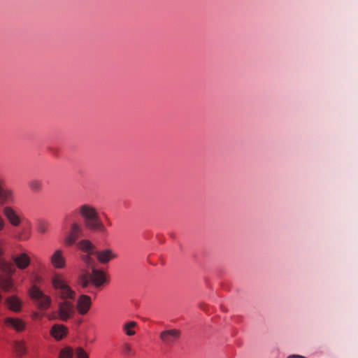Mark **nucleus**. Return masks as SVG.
I'll return each mask as SVG.
<instances>
[{
  "instance_id": "f257e3e1",
  "label": "nucleus",
  "mask_w": 358,
  "mask_h": 358,
  "mask_svg": "<svg viewBox=\"0 0 358 358\" xmlns=\"http://www.w3.org/2000/svg\"><path fill=\"white\" fill-rule=\"evenodd\" d=\"M50 284L56 297L60 299H76V292L62 273H54L50 278Z\"/></svg>"
},
{
  "instance_id": "f03ea898",
  "label": "nucleus",
  "mask_w": 358,
  "mask_h": 358,
  "mask_svg": "<svg viewBox=\"0 0 358 358\" xmlns=\"http://www.w3.org/2000/svg\"><path fill=\"white\" fill-rule=\"evenodd\" d=\"M78 212L83 218L86 228L100 233L106 231V228L94 207L89 204H83L79 207Z\"/></svg>"
},
{
  "instance_id": "7ed1b4c3",
  "label": "nucleus",
  "mask_w": 358,
  "mask_h": 358,
  "mask_svg": "<svg viewBox=\"0 0 358 358\" xmlns=\"http://www.w3.org/2000/svg\"><path fill=\"white\" fill-rule=\"evenodd\" d=\"M106 282L104 273L99 269L93 268L92 273L87 270H81L78 277V284L82 288H87L90 284L95 287L101 286Z\"/></svg>"
},
{
  "instance_id": "20e7f679",
  "label": "nucleus",
  "mask_w": 358,
  "mask_h": 358,
  "mask_svg": "<svg viewBox=\"0 0 358 358\" xmlns=\"http://www.w3.org/2000/svg\"><path fill=\"white\" fill-rule=\"evenodd\" d=\"M75 299H61L58 303V317L63 322H66L76 314Z\"/></svg>"
},
{
  "instance_id": "39448f33",
  "label": "nucleus",
  "mask_w": 358,
  "mask_h": 358,
  "mask_svg": "<svg viewBox=\"0 0 358 358\" xmlns=\"http://www.w3.org/2000/svg\"><path fill=\"white\" fill-rule=\"evenodd\" d=\"M29 294L33 300L35 301L36 305L42 310H47L52 303V299L50 296L46 295L38 287L34 285L29 289Z\"/></svg>"
},
{
  "instance_id": "423d86ee",
  "label": "nucleus",
  "mask_w": 358,
  "mask_h": 358,
  "mask_svg": "<svg viewBox=\"0 0 358 358\" xmlns=\"http://www.w3.org/2000/svg\"><path fill=\"white\" fill-rule=\"evenodd\" d=\"M181 331L178 329H165L159 335L162 344L168 347L175 345L179 341Z\"/></svg>"
},
{
  "instance_id": "0eeeda50",
  "label": "nucleus",
  "mask_w": 358,
  "mask_h": 358,
  "mask_svg": "<svg viewBox=\"0 0 358 358\" xmlns=\"http://www.w3.org/2000/svg\"><path fill=\"white\" fill-rule=\"evenodd\" d=\"M2 322L6 328L17 333L24 331L27 328V322L18 317H5Z\"/></svg>"
},
{
  "instance_id": "6e6552de",
  "label": "nucleus",
  "mask_w": 358,
  "mask_h": 358,
  "mask_svg": "<svg viewBox=\"0 0 358 358\" xmlns=\"http://www.w3.org/2000/svg\"><path fill=\"white\" fill-rule=\"evenodd\" d=\"M89 358L88 354L82 348H76L74 350L71 348H64L61 350L58 358Z\"/></svg>"
},
{
  "instance_id": "1a4fd4ad",
  "label": "nucleus",
  "mask_w": 358,
  "mask_h": 358,
  "mask_svg": "<svg viewBox=\"0 0 358 358\" xmlns=\"http://www.w3.org/2000/svg\"><path fill=\"white\" fill-rule=\"evenodd\" d=\"M3 214L11 226L17 227L21 225L22 218L13 208L10 206L4 207Z\"/></svg>"
},
{
  "instance_id": "9d476101",
  "label": "nucleus",
  "mask_w": 358,
  "mask_h": 358,
  "mask_svg": "<svg viewBox=\"0 0 358 358\" xmlns=\"http://www.w3.org/2000/svg\"><path fill=\"white\" fill-rule=\"evenodd\" d=\"M50 262L55 268L62 269L66 267V258L61 249L56 250L50 256Z\"/></svg>"
},
{
  "instance_id": "9b49d317",
  "label": "nucleus",
  "mask_w": 358,
  "mask_h": 358,
  "mask_svg": "<svg viewBox=\"0 0 358 358\" xmlns=\"http://www.w3.org/2000/svg\"><path fill=\"white\" fill-rule=\"evenodd\" d=\"M15 196L13 191L4 186L3 182L0 179V206L6 203H13Z\"/></svg>"
},
{
  "instance_id": "f8f14e48",
  "label": "nucleus",
  "mask_w": 358,
  "mask_h": 358,
  "mask_svg": "<svg viewBox=\"0 0 358 358\" xmlns=\"http://www.w3.org/2000/svg\"><path fill=\"white\" fill-rule=\"evenodd\" d=\"M92 306L90 296L86 294H81L76 301V308L80 315H85Z\"/></svg>"
},
{
  "instance_id": "ddd939ff",
  "label": "nucleus",
  "mask_w": 358,
  "mask_h": 358,
  "mask_svg": "<svg viewBox=\"0 0 358 358\" xmlns=\"http://www.w3.org/2000/svg\"><path fill=\"white\" fill-rule=\"evenodd\" d=\"M5 303L10 310L18 313L22 310V301L16 295H12L5 299Z\"/></svg>"
},
{
  "instance_id": "4468645a",
  "label": "nucleus",
  "mask_w": 358,
  "mask_h": 358,
  "mask_svg": "<svg viewBox=\"0 0 358 358\" xmlns=\"http://www.w3.org/2000/svg\"><path fill=\"white\" fill-rule=\"evenodd\" d=\"M20 227L15 231L14 237L19 241L28 240L31 236V222H27L26 225Z\"/></svg>"
},
{
  "instance_id": "2eb2a0df",
  "label": "nucleus",
  "mask_w": 358,
  "mask_h": 358,
  "mask_svg": "<svg viewBox=\"0 0 358 358\" xmlns=\"http://www.w3.org/2000/svg\"><path fill=\"white\" fill-rule=\"evenodd\" d=\"M98 261L102 264L108 263L110 259L117 257V255L114 254L110 249H106L101 251H95Z\"/></svg>"
},
{
  "instance_id": "dca6fc26",
  "label": "nucleus",
  "mask_w": 358,
  "mask_h": 358,
  "mask_svg": "<svg viewBox=\"0 0 358 358\" xmlns=\"http://www.w3.org/2000/svg\"><path fill=\"white\" fill-rule=\"evenodd\" d=\"M13 260L17 267L22 270L27 268L31 262L29 257L24 252L13 257Z\"/></svg>"
},
{
  "instance_id": "f3484780",
  "label": "nucleus",
  "mask_w": 358,
  "mask_h": 358,
  "mask_svg": "<svg viewBox=\"0 0 358 358\" xmlns=\"http://www.w3.org/2000/svg\"><path fill=\"white\" fill-rule=\"evenodd\" d=\"M0 288L6 292H15L16 289L11 277L3 275H0Z\"/></svg>"
},
{
  "instance_id": "a211bd4d",
  "label": "nucleus",
  "mask_w": 358,
  "mask_h": 358,
  "mask_svg": "<svg viewBox=\"0 0 358 358\" xmlns=\"http://www.w3.org/2000/svg\"><path fill=\"white\" fill-rule=\"evenodd\" d=\"M67 333L66 327L63 324H54L50 330V334L57 340H60L66 336Z\"/></svg>"
},
{
  "instance_id": "6ab92c4d",
  "label": "nucleus",
  "mask_w": 358,
  "mask_h": 358,
  "mask_svg": "<svg viewBox=\"0 0 358 358\" xmlns=\"http://www.w3.org/2000/svg\"><path fill=\"white\" fill-rule=\"evenodd\" d=\"M13 348L17 357L24 355L27 352L26 342L24 340L14 341L13 343Z\"/></svg>"
},
{
  "instance_id": "aec40b11",
  "label": "nucleus",
  "mask_w": 358,
  "mask_h": 358,
  "mask_svg": "<svg viewBox=\"0 0 358 358\" xmlns=\"http://www.w3.org/2000/svg\"><path fill=\"white\" fill-rule=\"evenodd\" d=\"M92 255H94V253L85 254L82 255L81 258L85 266V268L83 270L93 271V268H96V262L92 257Z\"/></svg>"
},
{
  "instance_id": "412c9836",
  "label": "nucleus",
  "mask_w": 358,
  "mask_h": 358,
  "mask_svg": "<svg viewBox=\"0 0 358 358\" xmlns=\"http://www.w3.org/2000/svg\"><path fill=\"white\" fill-rule=\"evenodd\" d=\"M0 270L3 273V275L10 276L14 272L13 266L5 261L4 259L0 260Z\"/></svg>"
},
{
  "instance_id": "4be33fe9",
  "label": "nucleus",
  "mask_w": 358,
  "mask_h": 358,
  "mask_svg": "<svg viewBox=\"0 0 358 358\" xmlns=\"http://www.w3.org/2000/svg\"><path fill=\"white\" fill-rule=\"evenodd\" d=\"M78 248L85 252L87 254L89 253H94V245L92 244V243L88 240H82L80 242L78 243Z\"/></svg>"
},
{
  "instance_id": "5701e85b",
  "label": "nucleus",
  "mask_w": 358,
  "mask_h": 358,
  "mask_svg": "<svg viewBox=\"0 0 358 358\" xmlns=\"http://www.w3.org/2000/svg\"><path fill=\"white\" fill-rule=\"evenodd\" d=\"M136 325L137 323L134 321L129 322L124 324L123 331L127 336H134L136 334V332L135 331L133 330V329L135 328Z\"/></svg>"
},
{
  "instance_id": "b1692460",
  "label": "nucleus",
  "mask_w": 358,
  "mask_h": 358,
  "mask_svg": "<svg viewBox=\"0 0 358 358\" xmlns=\"http://www.w3.org/2000/svg\"><path fill=\"white\" fill-rule=\"evenodd\" d=\"M82 230L83 229L80 224L73 222L71 226L69 234L76 237V238H78L79 234L82 232Z\"/></svg>"
},
{
  "instance_id": "393cba45",
  "label": "nucleus",
  "mask_w": 358,
  "mask_h": 358,
  "mask_svg": "<svg viewBox=\"0 0 358 358\" xmlns=\"http://www.w3.org/2000/svg\"><path fill=\"white\" fill-rule=\"evenodd\" d=\"M29 188L34 192H39L42 189V182L37 179H34L29 182Z\"/></svg>"
},
{
  "instance_id": "a878e982",
  "label": "nucleus",
  "mask_w": 358,
  "mask_h": 358,
  "mask_svg": "<svg viewBox=\"0 0 358 358\" xmlns=\"http://www.w3.org/2000/svg\"><path fill=\"white\" fill-rule=\"evenodd\" d=\"M37 230L41 234H44L48 230V224L44 222H40L37 225Z\"/></svg>"
},
{
  "instance_id": "bb28decb",
  "label": "nucleus",
  "mask_w": 358,
  "mask_h": 358,
  "mask_svg": "<svg viewBox=\"0 0 358 358\" xmlns=\"http://www.w3.org/2000/svg\"><path fill=\"white\" fill-rule=\"evenodd\" d=\"M77 239L78 238H76V237H74L72 235L69 234L66 237L64 242H65V244L67 245H72L76 243Z\"/></svg>"
},
{
  "instance_id": "cd10ccee",
  "label": "nucleus",
  "mask_w": 358,
  "mask_h": 358,
  "mask_svg": "<svg viewBox=\"0 0 358 358\" xmlns=\"http://www.w3.org/2000/svg\"><path fill=\"white\" fill-rule=\"evenodd\" d=\"M123 350L125 355H128L131 352V348L128 343H125L123 345Z\"/></svg>"
},
{
  "instance_id": "c85d7f7f",
  "label": "nucleus",
  "mask_w": 358,
  "mask_h": 358,
  "mask_svg": "<svg viewBox=\"0 0 358 358\" xmlns=\"http://www.w3.org/2000/svg\"><path fill=\"white\" fill-rule=\"evenodd\" d=\"M6 227V222L3 218L0 215V231L3 230Z\"/></svg>"
},
{
  "instance_id": "c756f323",
  "label": "nucleus",
  "mask_w": 358,
  "mask_h": 358,
  "mask_svg": "<svg viewBox=\"0 0 358 358\" xmlns=\"http://www.w3.org/2000/svg\"><path fill=\"white\" fill-rule=\"evenodd\" d=\"M3 254H4V252H3V245H2V243H0V260L3 259L2 256L3 255Z\"/></svg>"
},
{
  "instance_id": "7c9ffc66",
  "label": "nucleus",
  "mask_w": 358,
  "mask_h": 358,
  "mask_svg": "<svg viewBox=\"0 0 358 358\" xmlns=\"http://www.w3.org/2000/svg\"><path fill=\"white\" fill-rule=\"evenodd\" d=\"M288 358H306V357L298 355H293L288 357Z\"/></svg>"
}]
</instances>
